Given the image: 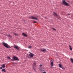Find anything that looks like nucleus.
<instances>
[{"label": "nucleus", "instance_id": "1", "mask_svg": "<svg viewBox=\"0 0 73 73\" xmlns=\"http://www.w3.org/2000/svg\"><path fill=\"white\" fill-rule=\"evenodd\" d=\"M3 45H4V46L7 48H11V47L8 44H7V43H5L4 42H3Z\"/></svg>", "mask_w": 73, "mask_h": 73}, {"label": "nucleus", "instance_id": "2", "mask_svg": "<svg viewBox=\"0 0 73 73\" xmlns=\"http://www.w3.org/2000/svg\"><path fill=\"white\" fill-rule=\"evenodd\" d=\"M62 3L63 4L65 5L66 6H68V5H69V3L65 2V1L64 0L62 1Z\"/></svg>", "mask_w": 73, "mask_h": 73}, {"label": "nucleus", "instance_id": "3", "mask_svg": "<svg viewBox=\"0 0 73 73\" xmlns=\"http://www.w3.org/2000/svg\"><path fill=\"white\" fill-rule=\"evenodd\" d=\"M14 47L15 49H17V50H20V47H19L18 46L14 45Z\"/></svg>", "mask_w": 73, "mask_h": 73}, {"label": "nucleus", "instance_id": "4", "mask_svg": "<svg viewBox=\"0 0 73 73\" xmlns=\"http://www.w3.org/2000/svg\"><path fill=\"white\" fill-rule=\"evenodd\" d=\"M13 58L14 60V61H19V59L16 56H14L13 57Z\"/></svg>", "mask_w": 73, "mask_h": 73}, {"label": "nucleus", "instance_id": "5", "mask_svg": "<svg viewBox=\"0 0 73 73\" xmlns=\"http://www.w3.org/2000/svg\"><path fill=\"white\" fill-rule=\"evenodd\" d=\"M29 53H30L29 54V56L30 57H33V56H34V54H33L31 52H29Z\"/></svg>", "mask_w": 73, "mask_h": 73}, {"label": "nucleus", "instance_id": "6", "mask_svg": "<svg viewBox=\"0 0 73 73\" xmlns=\"http://www.w3.org/2000/svg\"><path fill=\"white\" fill-rule=\"evenodd\" d=\"M31 18L32 19V20H38V19L36 17H35L34 16H32L31 17Z\"/></svg>", "mask_w": 73, "mask_h": 73}, {"label": "nucleus", "instance_id": "7", "mask_svg": "<svg viewBox=\"0 0 73 73\" xmlns=\"http://www.w3.org/2000/svg\"><path fill=\"white\" fill-rule=\"evenodd\" d=\"M22 35L23 36H25V37H27V34H26L24 33H22Z\"/></svg>", "mask_w": 73, "mask_h": 73}, {"label": "nucleus", "instance_id": "8", "mask_svg": "<svg viewBox=\"0 0 73 73\" xmlns=\"http://www.w3.org/2000/svg\"><path fill=\"white\" fill-rule=\"evenodd\" d=\"M46 49L44 48H43L42 50H41L40 51H42V52H46Z\"/></svg>", "mask_w": 73, "mask_h": 73}, {"label": "nucleus", "instance_id": "9", "mask_svg": "<svg viewBox=\"0 0 73 73\" xmlns=\"http://www.w3.org/2000/svg\"><path fill=\"white\" fill-rule=\"evenodd\" d=\"M1 72H4L5 73L6 72V70L5 69H2L1 70Z\"/></svg>", "mask_w": 73, "mask_h": 73}, {"label": "nucleus", "instance_id": "10", "mask_svg": "<svg viewBox=\"0 0 73 73\" xmlns=\"http://www.w3.org/2000/svg\"><path fill=\"white\" fill-rule=\"evenodd\" d=\"M7 36H8L9 37V38H11L12 37V36L11 35L9 34V35H7Z\"/></svg>", "mask_w": 73, "mask_h": 73}, {"label": "nucleus", "instance_id": "11", "mask_svg": "<svg viewBox=\"0 0 73 73\" xmlns=\"http://www.w3.org/2000/svg\"><path fill=\"white\" fill-rule=\"evenodd\" d=\"M54 15L55 16H57V13H54Z\"/></svg>", "mask_w": 73, "mask_h": 73}, {"label": "nucleus", "instance_id": "12", "mask_svg": "<svg viewBox=\"0 0 73 73\" xmlns=\"http://www.w3.org/2000/svg\"><path fill=\"white\" fill-rule=\"evenodd\" d=\"M13 35L15 36H18V34H16V33H13Z\"/></svg>", "mask_w": 73, "mask_h": 73}, {"label": "nucleus", "instance_id": "13", "mask_svg": "<svg viewBox=\"0 0 73 73\" xmlns=\"http://www.w3.org/2000/svg\"><path fill=\"white\" fill-rule=\"evenodd\" d=\"M51 66H53V62H51Z\"/></svg>", "mask_w": 73, "mask_h": 73}, {"label": "nucleus", "instance_id": "14", "mask_svg": "<svg viewBox=\"0 0 73 73\" xmlns=\"http://www.w3.org/2000/svg\"><path fill=\"white\" fill-rule=\"evenodd\" d=\"M2 66V67L3 68H5V64H3Z\"/></svg>", "mask_w": 73, "mask_h": 73}, {"label": "nucleus", "instance_id": "15", "mask_svg": "<svg viewBox=\"0 0 73 73\" xmlns=\"http://www.w3.org/2000/svg\"><path fill=\"white\" fill-rule=\"evenodd\" d=\"M59 67H60V68H62V66H61V64H59Z\"/></svg>", "mask_w": 73, "mask_h": 73}, {"label": "nucleus", "instance_id": "16", "mask_svg": "<svg viewBox=\"0 0 73 73\" xmlns=\"http://www.w3.org/2000/svg\"><path fill=\"white\" fill-rule=\"evenodd\" d=\"M70 60L71 62H72V63H73V59L72 58H70Z\"/></svg>", "mask_w": 73, "mask_h": 73}, {"label": "nucleus", "instance_id": "17", "mask_svg": "<svg viewBox=\"0 0 73 73\" xmlns=\"http://www.w3.org/2000/svg\"><path fill=\"white\" fill-rule=\"evenodd\" d=\"M7 58H8V59H9V60H11V58H10V57L9 56H7Z\"/></svg>", "mask_w": 73, "mask_h": 73}, {"label": "nucleus", "instance_id": "18", "mask_svg": "<svg viewBox=\"0 0 73 73\" xmlns=\"http://www.w3.org/2000/svg\"><path fill=\"white\" fill-rule=\"evenodd\" d=\"M33 66H36V64L35 63H34L33 64Z\"/></svg>", "mask_w": 73, "mask_h": 73}, {"label": "nucleus", "instance_id": "19", "mask_svg": "<svg viewBox=\"0 0 73 73\" xmlns=\"http://www.w3.org/2000/svg\"><path fill=\"white\" fill-rule=\"evenodd\" d=\"M52 29L53 30H54V31H56V29H54V28H52Z\"/></svg>", "mask_w": 73, "mask_h": 73}, {"label": "nucleus", "instance_id": "20", "mask_svg": "<svg viewBox=\"0 0 73 73\" xmlns=\"http://www.w3.org/2000/svg\"><path fill=\"white\" fill-rule=\"evenodd\" d=\"M29 48H32V46H29Z\"/></svg>", "mask_w": 73, "mask_h": 73}, {"label": "nucleus", "instance_id": "21", "mask_svg": "<svg viewBox=\"0 0 73 73\" xmlns=\"http://www.w3.org/2000/svg\"><path fill=\"white\" fill-rule=\"evenodd\" d=\"M70 49L71 50H72V48L71 47H70Z\"/></svg>", "mask_w": 73, "mask_h": 73}, {"label": "nucleus", "instance_id": "22", "mask_svg": "<svg viewBox=\"0 0 73 73\" xmlns=\"http://www.w3.org/2000/svg\"><path fill=\"white\" fill-rule=\"evenodd\" d=\"M0 69H3V67H0Z\"/></svg>", "mask_w": 73, "mask_h": 73}, {"label": "nucleus", "instance_id": "23", "mask_svg": "<svg viewBox=\"0 0 73 73\" xmlns=\"http://www.w3.org/2000/svg\"><path fill=\"white\" fill-rule=\"evenodd\" d=\"M11 61H14V60H13V59H11Z\"/></svg>", "mask_w": 73, "mask_h": 73}, {"label": "nucleus", "instance_id": "24", "mask_svg": "<svg viewBox=\"0 0 73 73\" xmlns=\"http://www.w3.org/2000/svg\"><path fill=\"white\" fill-rule=\"evenodd\" d=\"M13 64H16V63H13Z\"/></svg>", "mask_w": 73, "mask_h": 73}, {"label": "nucleus", "instance_id": "25", "mask_svg": "<svg viewBox=\"0 0 73 73\" xmlns=\"http://www.w3.org/2000/svg\"><path fill=\"white\" fill-rule=\"evenodd\" d=\"M62 69L64 70V69H65V68H62Z\"/></svg>", "mask_w": 73, "mask_h": 73}, {"label": "nucleus", "instance_id": "26", "mask_svg": "<svg viewBox=\"0 0 73 73\" xmlns=\"http://www.w3.org/2000/svg\"><path fill=\"white\" fill-rule=\"evenodd\" d=\"M68 16H70V14H68Z\"/></svg>", "mask_w": 73, "mask_h": 73}, {"label": "nucleus", "instance_id": "27", "mask_svg": "<svg viewBox=\"0 0 73 73\" xmlns=\"http://www.w3.org/2000/svg\"><path fill=\"white\" fill-rule=\"evenodd\" d=\"M40 66H42V65L40 64Z\"/></svg>", "mask_w": 73, "mask_h": 73}, {"label": "nucleus", "instance_id": "28", "mask_svg": "<svg viewBox=\"0 0 73 73\" xmlns=\"http://www.w3.org/2000/svg\"><path fill=\"white\" fill-rule=\"evenodd\" d=\"M43 73H46V72H43Z\"/></svg>", "mask_w": 73, "mask_h": 73}, {"label": "nucleus", "instance_id": "29", "mask_svg": "<svg viewBox=\"0 0 73 73\" xmlns=\"http://www.w3.org/2000/svg\"><path fill=\"white\" fill-rule=\"evenodd\" d=\"M45 19H47V17H45Z\"/></svg>", "mask_w": 73, "mask_h": 73}, {"label": "nucleus", "instance_id": "30", "mask_svg": "<svg viewBox=\"0 0 73 73\" xmlns=\"http://www.w3.org/2000/svg\"><path fill=\"white\" fill-rule=\"evenodd\" d=\"M36 21H35L34 22V23H36Z\"/></svg>", "mask_w": 73, "mask_h": 73}, {"label": "nucleus", "instance_id": "31", "mask_svg": "<svg viewBox=\"0 0 73 73\" xmlns=\"http://www.w3.org/2000/svg\"><path fill=\"white\" fill-rule=\"evenodd\" d=\"M69 47H70H70H71V46L70 45H69Z\"/></svg>", "mask_w": 73, "mask_h": 73}, {"label": "nucleus", "instance_id": "32", "mask_svg": "<svg viewBox=\"0 0 73 73\" xmlns=\"http://www.w3.org/2000/svg\"><path fill=\"white\" fill-rule=\"evenodd\" d=\"M43 42H44V41H43Z\"/></svg>", "mask_w": 73, "mask_h": 73}]
</instances>
